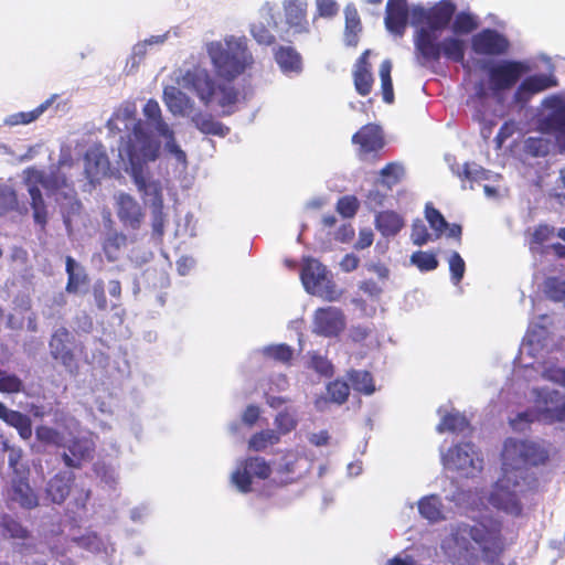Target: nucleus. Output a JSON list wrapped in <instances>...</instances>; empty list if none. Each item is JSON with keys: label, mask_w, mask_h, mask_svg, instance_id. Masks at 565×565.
Listing matches in <instances>:
<instances>
[{"label": "nucleus", "mask_w": 565, "mask_h": 565, "mask_svg": "<svg viewBox=\"0 0 565 565\" xmlns=\"http://www.w3.org/2000/svg\"><path fill=\"white\" fill-rule=\"evenodd\" d=\"M502 475L490 494V503L507 513L519 516L523 507L521 497L535 491L539 479L530 467L544 466L548 450L529 439L508 438L502 449Z\"/></svg>", "instance_id": "2"}, {"label": "nucleus", "mask_w": 565, "mask_h": 565, "mask_svg": "<svg viewBox=\"0 0 565 565\" xmlns=\"http://www.w3.org/2000/svg\"><path fill=\"white\" fill-rule=\"evenodd\" d=\"M409 9L406 0H387L385 9V26L395 34L402 36L408 22Z\"/></svg>", "instance_id": "23"}, {"label": "nucleus", "mask_w": 565, "mask_h": 565, "mask_svg": "<svg viewBox=\"0 0 565 565\" xmlns=\"http://www.w3.org/2000/svg\"><path fill=\"white\" fill-rule=\"evenodd\" d=\"M191 122L201 134L206 136L224 138L231 131V128L228 126L215 119V117L212 114L204 113L202 110L196 111L191 117Z\"/></svg>", "instance_id": "25"}, {"label": "nucleus", "mask_w": 565, "mask_h": 565, "mask_svg": "<svg viewBox=\"0 0 565 565\" xmlns=\"http://www.w3.org/2000/svg\"><path fill=\"white\" fill-rule=\"evenodd\" d=\"M143 115L148 124L160 134H169V125L163 120L160 105L154 99H149L143 106Z\"/></svg>", "instance_id": "35"}, {"label": "nucleus", "mask_w": 565, "mask_h": 565, "mask_svg": "<svg viewBox=\"0 0 565 565\" xmlns=\"http://www.w3.org/2000/svg\"><path fill=\"white\" fill-rule=\"evenodd\" d=\"M280 441L279 433L274 429H264L255 433L248 440V448L253 451H264L268 446Z\"/></svg>", "instance_id": "39"}, {"label": "nucleus", "mask_w": 565, "mask_h": 565, "mask_svg": "<svg viewBox=\"0 0 565 565\" xmlns=\"http://www.w3.org/2000/svg\"><path fill=\"white\" fill-rule=\"evenodd\" d=\"M345 14V40L348 44L355 45L358 43V34L361 31V20L354 6H347Z\"/></svg>", "instance_id": "40"}, {"label": "nucleus", "mask_w": 565, "mask_h": 565, "mask_svg": "<svg viewBox=\"0 0 565 565\" xmlns=\"http://www.w3.org/2000/svg\"><path fill=\"white\" fill-rule=\"evenodd\" d=\"M360 207L359 200L354 195L341 196L337 202V212L345 217H353Z\"/></svg>", "instance_id": "52"}, {"label": "nucleus", "mask_w": 565, "mask_h": 565, "mask_svg": "<svg viewBox=\"0 0 565 565\" xmlns=\"http://www.w3.org/2000/svg\"><path fill=\"white\" fill-rule=\"evenodd\" d=\"M72 334L65 328L56 329L49 342L50 353L54 360H58L68 370L76 367V360L73 350L70 348Z\"/></svg>", "instance_id": "21"}, {"label": "nucleus", "mask_w": 565, "mask_h": 565, "mask_svg": "<svg viewBox=\"0 0 565 565\" xmlns=\"http://www.w3.org/2000/svg\"><path fill=\"white\" fill-rule=\"evenodd\" d=\"M347 320L343 311L337 307L318 308L312 318V331L326 338L338 337L345 329Z\"/></svg>", "instance_id": "15"}, {"label": "nucleus", "mask_w": 565, "mask_h": 565, "mask_svg": "<svg viewBox=\"0 0 565 565\" xmlns=\"http://www.w3.org/2000/svg\"><path fill=\"white\" fill-rule=\"evenodd\" d=\"M23 181L30 195V207L33 222L42 233L46 232L50 220L49 205L46 204L40 185L49 195H54L57 203L65 201L70 205V212L79 213L82 204L76 198V190L73 182L60 169L45 173L35 167H28L23 171Z\"/></svg>", "instance_id": "4"}, {"label": "nucleus", "mask_w": 565, "mask_h": 565, "mask_svg": "<svg viewBox=\"0 0 565 565\" xmlns=\"http://www.w3.org/2000/svg\"><path fill=\"white\" fill-rule=\"evenodd\" d=\"M391 72L392 62L390 60L383 61L380 66V78L383 100L386 104H393L395 99Z\"/></svg>", "instance_id": "42"}, {"label": "nucleus", "mask_w": 565, "mask_h": 565, "mask_svg": "<svg viewBox=\"0 0 565 565\" xmlns=\"http://www.w3.org/2000/svg\"><path fill=\"white\" fill-rule=\"evenodd\" d=\"M444 467L448 470L456 471L462 477H472L476 471L482 469V459L475 457L473 445L463 443L450 447L443 455Z\"/></svg>", "instance_id": "10"}, {"label": "nucleus", "mask_w": 565, "mask_h": 565, "mask_svg": "<svg viewBox=\"0 0 565 565\" xmlns=\"http://www.w3.org/2000/svg\"><path fill=\"white\" fill-rule=\"evenodd\" d=\"M374 225L384 237H392L401 232L405 225V221L397 212L385 210L376 213Z\"/></svg>", "instance_id": "30"}, {"label": "nucleus", "mask_w": 565, "mask_h": 565, "mask_svg": "<svg viewBox=\"0 0 565 565\" xmlns=\"http://www.w3.org/2000/svg\"><path fill=\"white\" fill-rule=\"evenodd\" d=\"M160 136L166 138V149L169 153L173 154L179 162L186 161L185 152L180 148L174 138V132L171 128H169V134H160Z\"/></svg>", "instance_id": "59"}, {"label": "nucleus", "mask_w": 565, "mask_h": 565, "mask_svg": "<svg viewBox=\"0 0 565 565\" xmlns=\"http://www.w3.org/2000/svg\"><path fill=\"white\" fill-rule=\"evenodd\" d=\"M544 296L553 302H565V278L548 276L542 284Z\"/></svg>", "instance_id": "36"}, {"label": "nucleus", "mask_w": 565, "mask_h": 565, "mask_svg": "<svg viewBox=\"0 0 565 565\" xmlns=\"http://www.w3.org/2000/svg\"><path fill=\"white\" fill-rule=\"evenodd\" d=\"M530 66L523 61L502 60L488 67V77L494 92L509 90L529 73Z\"/></svg>", "instance_id": "9"}, {"label": "nucleus", "mask_w": 565, "mask_h": 565, "mask_svg": "<svg viewBox=\"0 0 565 565\" xmlns=\"http://www.w3.org/2000/svg\"><path fill=\"white\" fill-rule=\"evenodd\" d=\"M95 445L87 438H73L67 445V452L62 456L68 468L79 469L84 461L93 459Z\"/></svg>", "instance_id": "24"}, {"label": "nucleus", "mask_w": 565, "mask_h": 565, "mask_svg": "<svg viewBox=\"0 0 565 565\" xmlns=\"http://www.w3.org/2000/svg\"><path fill=\"white\" fill-rule=\"evenodd\" d=\"M351 140L353 145L358 146L356 154L361 160L377 157L385 146L383 129L372 122L362 126Z\"/></svg>", "instance_id": "14"}, {"label": "nucleus", "mask_w": 565, "mask_h": 565, "mask_svg": "<svg viewBox=\"0 0 565 565\" xmlns=\"http://www.w3.org/2000/svg\"><path fill=\"white\" fill-rule=\"evenodd\" d=\"M24 391L22 380L15 375L7 373L0 369V392L7 394H18Z\"/></svg>", "instance_id": "47"}, {"label": "nucleus", "mask_w": 565, "mask_h": 565, "mask_svg": "<svg viewBox=\"0 0 565 565\" xmlns=\"http://www.w3.org/2000/svg\"><path fill=\"white\" fill-rule=\"evenodd\" d=\"M525 152L532 157H543L548 153V141L541 137H529L524 141Z\"/></svg>", "instance_id": "53"}, {"label": "nucleus", "mask_w": 565, "mask_h": 565, "mask_svg": "<svg viewBox=\"0 0 565 565\" xmlns=\"http://www.w3.org/2000/svg\"><path fill=\"white\" fill-rule=\"evenodd\" d=\"M350 395V386L345 381L334 380L327 385L328 399L338 405L344 404Z\"/></svg>", "instance_id": "44"}, {"label": "nucleus", "mask_w": 565, "mask_h": 565, "mask_svg": "<svg viewBox=\"0 0 565 565\" xmlns=\"http://www.w3.org/2000/svg\"><path fill=\"white\" fill-rule=\"evenodd\" d=\"M411 262L414 264L420 271H430L438 267V259L435 254L428 252H415L411 256Z\"/></svg>", "instance_id": "49"}, {"label": "nucleus", "mask_w": 565, "mask_h": 565, "mask_svg": "<svg viewBox=\"0 0 565 565\" xmlns=\"http://www.w3.org/2000/svg\"><path fill=\"white\" fill-rule=\"evenodd\" d=\"M374 234L371 228H362L359 232L358 241L354 244L355 249H365L373 244Z\"/></svg>", "instance_id": "63"}, {"label": "nucleus", "mask_w": 565, "mask_h": 565, "mask_svg": "<svg viewBox=\"0 0 565 565\" xmlns=\"http://www.w3.org/2000/svg\"><path fill=\"white\" fill-rule=\"evenodd\" d=\"M35 436L40 443L62 446L63 435L57 429L47 425H39L35 428Z\"/></svg>", "instance_id": "50"}, {"label": "nucleus", "mask_w": 565, "mask_h": 565, "mask_svg": "<svg viewBox=\"0 0 565 565\" xmlns=\"http://www.w3.org/2000/svg\"><path fill=\"white\" fill-rule=\"evenodd\" d=\"M167 105L173 114L185 115L188 110L192 109L193 103L183 93L177 92L168 96Z\"/></svg>", "instance_id": "48"}, {"label": "nucleus", "mask_w": 565, "mask_h": 565, "mask_svg": "<svg viewBox=\"0 0 565 565\" xmlns=\"http://www.w3.org/2000/svg\"><path fill=\"white\" fill-rule=\"evenodd\" d=\"M52 104V99H47L31 111H21L10 117V125H26L36 120Z\"/></svg>", "instance_id": "46"}, {"label": "nucleus", "mask_w": 565, "mask_h": 565, "mask_svg": "<svg viewBox=\"0 0 565 565\" xmlns=\"http://www.w3.org/2000/svg\"><path fill=\"white\" fill-rule=\"evenodd\" d=\"M449 270L451 276V281L455 285H458L465 275L466 264L462 257L458 252H452L449 257Z\"/></svg>", "instance_id": "56"}, {"label": "nucleus", "mask_w": 565, "mask_h": 565, "mask_svg": "<svg viewBox=\"0 0 565 565\" xmlns=\"http://www.w3.org/2000/svg\"><path fill=\"white\" fill-rule=\"evenodd\" d=\"M457 546L468 551L470 539L487 564H495L507 550L503 524L493 518H483L473 524L460 523L451 533Z\"/></svg>", "instance_id": "5"}, {"label": "nucleus", "mask_w": 565, "mask_h": 565, "mask_svg": "<svg viewBox=\"0 0 565 565\" xmlns=\"http://www.w3.org/2000/svg\"><path fill=\"white\" fill-rule=\"evenodd\" d=\"M370 51H364L358 58L355 70L353 72L354 87L358 94L366 96L371 93L373 87V75L371 71V64L369 63Z\"/></svg>", "instance_id": "26"}, {"label": "nucleus", "mask_w": 565, "mask_h": 565, "mask_svg": "<svg viewBox=\"0 0 565 565\" xmlns=\"http://www.w3.org/2000/svg\"><path fill=\"white\" fill-rule=\"evenodd\" d=\"M470 429L471 427L467 417L458 412L447 413L437 425V431L440 434L445 431L460 434Z\"/></svg>", "instance_id": "32"}, {"label": "nucleus", "mask_w": 565, "mask_h": 565, "mask_svg": "<svg viewBox=\"0 0 565 565\" xmlns=\"http://www.w3.org/2000/svg\"><path fill=\"white\" fill-rule=\"evenodd\" d=\"M250 33L255 41L260 45L270 46L276 42L275 35L262 22L252 24Z\"/></svg>", "instance_id": "54"}, {"label": "nucleus", "mask_w": 565, "mask_h": 565, "mask_svg": "<svg viewBox=\"0 0 565 565\" xmlns=\"http://www.w3.org/2000/svg\"><path fill=\"white\" fill-rule=\"evenodd\" d=\"M411 239L417 246H423L433 239L427 226L419 218L412 224Z\"/></svg>", "instance_id": "55"}, {"label": "nucleus", "mask_w": 565, "mask_h": 565, "mask_svg": "<svg viewBox=\"0 0 565 565\" xmlns=\"http://www.w3.org/2000/svg\"><path fill=\"white\" fill-rule=\"evenodd\" d=\"M65 265L67 274L65 290L68 294H76L79 290V287L87 282V275L84 273L83 268L76 264L72 256L66 257Z\"/></svg>", "instance_id": "33"}, {"label": "nucleus", "mask_w": 565, "mask_h": 565, "mask_svg": "<svg viewBox=\"0 0 565 565\" xmlns=\"http://www.w3.org/2000/svg\"><path fill=\"white\" fill-rule=\"evenodd\" d=\"M558 82L552 74H535L525 77L514 93V99L519 103H526L530 98L543 90L556 87Z\"/></svg>", "instance_id": "22"}, {"label": "nucleus", "mask_w": 565, "mask_h": 565, "mask_svg": "<svg viewBox=\"0 0 565 565\" xmlns=\"http://www.w3.org/2000/svg\"><path fill=\"white\" fill-rule=\"evenodd\" d=\"M318 15L323 18H332L338 11L339 7L334 0H317Z\"/></svg>", "instance_id": "60"}, {"label": "nucleus", "mask_w": 565, "mask_h": 565, "mask_svg": "<svg viewBox=\"0 0 565 565\" xmlns=\"http://www.w3.org/2000/svg\"><path fill=\"white\" fill-rule=\"evenodd\" d=\"M264 354L279 363L290 364L294 358V350L286 343L268 345L264 349Z\"/></svg>", "instance_id": "45"}, {"label": "nucleus", "mask_w": 565, "mask_h": 565, "mask_svg": "<svg viewBox=\"0 0 565 565\" xmlns=\"http://www.w3.org/2000/svg\"><path fill=\"white\" fill-rule=\"evenodd\" d=\"M18 204V196L13 189L0 186V215L14 210Z\"/></svg>", "instance_id": "57"}, {"label": "nucleus", "mask_w": 565, "mask_h": 565, "mask_svg": "<svg viewBox=\"0 0 565 565\" xmlns=\"http://www.w3.org/2000/svg\"><path fill=\"white\" fill-rule=\"evenodd\" d=\"M475 119L480 124V135L487 141L490 138L497 122L492 119H486L480 113L475 115Z\"/></svg>", "instance_id": "62"}, {"label": "nucleus", "mask_w": 565, "mask_h": 565, "mask_svg": "<svg viewBox=\"0 0 565 565\" xmlns=\"http://www.w3.org/2000/svg\"><path fill=\"white\" fill-rule=\"evenodd\" d=\"M425 217L434 230L435 239L440 238L448 227V222L444 215L431 203H427L425 205Z\"/></svg>", "instance_id": "43"}, {"label": "nucleus", "mask_w": 565, "mask_h": 565, "mask_svg": "<svg viewBox=\"0 0 565 565\" xmlns=\"http://www.w3.org/2000/svg\"><path fill=\"white\" fill-rule=\"evenodd\" d=\"M418 511L423 518L431 523L445 520L444 505L437 494H430L418 501Z\"/></svg>", "instance_id": "31"}, {"label": "nucleus", "mask_w": 565, "mask_h": 565, "mask_svg": "<svg viewBox=\"0 0 565 565\" xmlns=\"http://www.w3.org/2000/svg\"><path fill=\"white\" fill-rule=\"evenodd\" d=\"M0 419L15 428L22 439L28 440L32 437L31 418L19 411L8 408L2 402H0Z\"/></svg>", "instance_id": "27"}, {"label": "nucleus", "mask_w": 565, "mask_h": 565, "mask_svg": "<svg viewBox=\"0 0 565 565\" xmlns=\"http://www.w3.org/2000/svg\"><path fill=\"white\" fill-rule=\"evenodd\" d=\"M477 18L469 12H459L455 15L451 24V31L455 35H467L478 29Z\"/></svg>", "instance_id": "41"}, {"label": "nucleus", "mask_w": 565, "mask_h": 565, "mask_svg": "<svg viewBox=\"0 0 565 565\" xmlns=\"http://www.w3.org/2000/svg\"><path fill=\"white\" fill-rule=\"evenodd\" d=\"M215 74L227 83H216L207 70L193 66L182 76V86L196 94L199 99L209 106L213 103L221 109V116H231L236 111L239 102V90L231 84L254 62L245 36H230L222 42H211L207 45Z\"/></svg>", "instance_id": "1"}, {"label": "nucleus", "mask_w": 565, "mask_h": 565, "mask_svg": "<svg viewBox=\"0 0 565 565\" xmlns=\"http://www.w3.org/2000/svg\"><path fill=\"white\" fill-rule=\"evenodd\" d=\"M300 279L307 292L320 296L328 301L338 298L335 285L328 277V270L318 259L305 257L300 270Z\"/></svg>", "instance_id": "7"}, {"label": "nucleus", "mask_w": 565, "mask_h": 565, "mask_svg": "<svg viewBox=\"0 0 565 565\" xmlns=\"http://www.w3.org/2000/svg\"><path fill=\"white\" fill-rule=\"evenodd\" d=\"M533 422H539V418L536 417V408L518 413L516 416L510 420V424L516 429L521 423L531 424Z\"/></svg>", "instance_id": "61"}, {"label": "nucleus", "mask_w": 565, "mask_h": 565, "mask_svg": "<svg viewBox=\"0 0 565 565\" xmlns=\"http://www.w3.org/2000/svg\"><path fill=\"white\" fill-rule=\"evenodd\" d=\"M543 105L548 113L539 120V129L544 134H553L558 141H565V97L551 95Z\"/></svg>", "instance_id": "11"}, {"label": "nucleus", "mask_w": 565, "mask_h": 565, "mask_svg": "<svg viewBox=\"0 0 565 565\" xmlns=\"http://www.w3.org/2000/svg\"><path fill=\"white\" fill-rule=\"evenodd\" d=\"M138 192L151 210V227L153 234L161 238L164 234L166 218L162 185L159 180L145 183L142 189L137 188Z\"/></svg>", "instance_id": "12"}, {"label": "nucleus", "mask_w": 565, "mask_h": 565, "mask_svg": "<svg viewBox=\"0 0 565 565\" xmlns=\"http://www.w3.org/2000/svg\"><path fill=\"white\" fill-rule=\"evenodd\" d=\"M471 47L478 55L500 56L508 53L510 42L497 30L483 29L472 36Z\"/></svg>", "instance_id": "16"}, {"label": "nucleus", "mask_w": 565, "mask_h": 565, "mask_svg": "<svg viewBox=\"0 0 565 565\" xmlns=\"http://www.w3.org/2000/svg\"><path fill=\"white\" fill-rule=\"evenodd\" d=\"M405 175L404 166L399 162H388L380 171V184L391 191Z\"/></svg>", "instance_id": "34"}, {"label": "nucleus", "mask_w": 565, "mask_h": 565, "mask_svg": "<svg viewBox=\"0 0 565 565\" xmlns=\"http://www.w3.org/2000/svg\"><path fill=\"white\" fill-rule=\"evenodd\" d=\"M348 377L354 391L365 395L374 393L375 385L373 376L369 371L352 370L348 373Z\"/></svg>", "instance_id": "37"}, {"label": "nucleus", "mask_w": 565, "mask_h": 565, "mask_svg": "<svg viewBox=\"0 0 565 565\" xmlns=\"http://www.w3.org/2000/svg\"><path fill=\"white\" fill-rule=\"evenodd\" d=\"M456 12V4L441 0L429 9L417 6L412 9V23L420 25L414 33V55L423 67L434 68L441 56L462 63L466 55V42L449 35L440 40V33L448 28Z\"/></svg>", "instance_id": "3"}, {"label": "nucleus", "mask_w": 565, "mask_h": 565, "mask_svg": "<svg viewBox=\"0 0 565 565\" xmlns=\"http://www.w3.org/2000/svg\"><path fill=\"white\" fill-rule=\"evenodd\" d=\"M6 502L9 507L33 510L40 504L39 493L30 484V470L12 475L4 490Z\"/></svg>", "instance_id": "8"}, {"label": "nucleus", "mask_w": 565, "mask_h": 565, "mask_svg": "<svg viewBox=\"0 0 565 565\" xmlns=\"http://www.w3.org/2000/svg\"><path fill=\"white\" fill-rule=\"evenodd\" d=\"M282 9L285 22L294 35L310 32L307 0H284Z\"/></svg>", "instance_id": "20"}, {"label": "nucleus", "mask_w": 565, "mask_h": 565, "mask_svg": "<svg viewBox=\"0 0 565 565\" xmlns=\"http://www.w3.org/2000/svg\"><path fill=\"white\" fill-rule=\"evenodd\" d=\"M274 424L276 426V433H279L280 437L296 429L298 422L294 414L288 411H282L276 415Z\"/></svg>", "instance_id": "51"}, {"label": "nucleus", "mask_w": 565, "mask_h": 565, "mask_svg": "<svg viewBox=\"0 0 565 565\" xmlns=\"http://www.w3.org/2000/svg\"><path fill=\"white\" fill-rule=\"evenodd\" d=\"M74 475L72 472H58L52 477L46 486V495L53 503L61 504L70 495Z\"/></svg>", "instance_id": "28"}, {"label": "nucleus", "mask_w": 565, "mask_h": 565, "mask_svg": "<svg viewBox=\"0 0 565 565\" xmlns=\"http://www.w3.org/2000/svg\"><path fill=\"white\" fill-rule=\"evenodd\" d=\"M127 243V236L119 232L108 233L103 242V250L108 262H116L121 247Z\"/></svg>", "instance_id": "38"}, {"label": "nucleus", "mask_w": 565, "mask_h": 565, "mask_svg": "<svg viewBox=\"0 0 565 565\" xmlns=\"http://www.w3.org/2000/svg\"><path fill=\"white\" fill-rule=\"evenodd\" d=\"M536 407V417L544 424H555L565 422V394L559 391H547L540 395Z\"/></svg>", "instance_id": "17"}, {"label": "nucleus", "mask_w": 565, "mask_h": 565, "mask_svg": "<svg viewBox=\"0 0 565 565\" xmlns=\"http://www.w3.org/2000/svg\"><path fill=\"white\" fill-rule=\"evenodd\" d=\"M116 214L126 228L137 231L141 227L145 213L138 201L128 193L120 192L116 196Z\"/></svg>", "instance_id": "18"}, {"label": "nucleus", "mask_w": 565, "mask_h": 565, "mask_svg": "<svg viewBox=\"0 0 565 565\" xmlns=\"http://www.w3.org/2000/svg\"><path fill=\"white\" fill-rule=\"evenodd\" d=\"M513 131H514V124H513L512 121H510V122H509V121L504 122V124L500 127V129H499V131H498V134H497V136H495V138H494V140H495V142H497V147H498V148H501V146L503 145V142H504L509 137H511V136H512Z\"/></svg>", "instance_id": "64"}, {"label": "nucleus", "mask_w": 565, "mask_h": 565, "mask_svg": "<svg viewBox=\"0 0 565 565\" xmlns=\"http://www.w3.org/2000/svg\"><path fill=\"white\" fill-rule=\"evenodd\" d=\"M161 143L154 140L143 127L141 120L135 122L132 130L122 137L118 147L119 156L127 159L129 174L136 188L142 189L145 183L151 182L146 175L145 167L156 161L160 154Z\"/></svg>", "instance_id": "6"}, {"label": "nucleus", "mask_w": 565, "mask_h": 565, "mask_svg": "<svg viewBox=\"0 0 565 565\" xmlns=\"http://www.w3.org/2000/svg\"><path fill=\"white\" fill-rule=\"evenodd\" d=\"M310 366L323 376H331L333 374L332 363L326 356H322L318 353H313L311 355Z\"/></svg>", "instance_id": "58"}, {"label": "nucleus", "mask_w": 565, "mask_h": 565, "mask_svg": "<svg viewBox=\"0 0 565 565\" xmlns=\"http://www.w3.org/2000/svg\"><path fill=\"white\" fill-rule=\"evenodd\" d=\"M0 530L3 536L21 541V553H33L36 550V544L33 541L31 531L24 526L17 518L4 513L0 516Z\"/></svg>", "instance_id": "19"}, {"label": "nucleus", "mask_w": 565, "mask_h": 565, "mask_svg": "<svg viewBox=\"0 0 565 565\" xmlns=\"http://www.w3.org/2000/svg\"><path fill=\"white\" fill-rule=\"evenodd\" d=\"M274 57L284 73H300L302 71V56L290 45H279L274 50Z\"/></svg>", "instance_id": "29"}, {"label": "nucleus", "mask_w": 565, "mask_h": 565, "mask_svg": "<svg viewBox=\"0 0 565 565\" xmlns=\"http://www.w3.org/2000/svg\"><path fill=\"white\" fill-rule=\"evenodd\" d=\"M271 473L270 463L263 457H248L233 472L232 481L241 492L247 493L252 490V478L265 480Z\"/></svg>", "instance_id": "13"}]
</instances>
